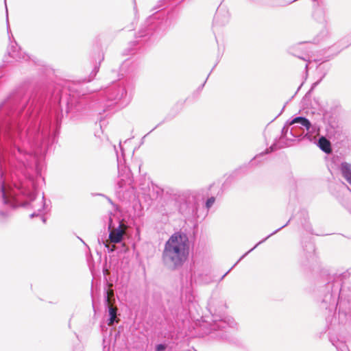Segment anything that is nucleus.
<instances>
[{
  "mask_svg": "<svg viewBox=\"0 0 351 351\" xmlns=\"http://www.w3.org/2000/svg\"><path fill=\"white\" fill-rule=\"evenodd\" d=\"M287 123L290 125L294 124H300V125L304 127L307 130H309L311 127V123L308 119L303 117H297L293 119L291 121L287 122Z\"/></svg>",
  "mask_w": 351,
  "mask_h": 351,
  "instance_id": "a211bd4d",
  "label": "nucleus"
},
{
  "mask_svg": "<svg viewBox=\"0 0 351 351\" xmlns=\"http://www.w3.org/2000/svg\"><path fill=\"white\" fill-rule=\"evenodd\" d=\"M339 169L343 178L351 185V163L341 162Z\"/></svg>",
  "mask_w": 351,
  "mask_h": 351,
  "instance_id": "dca6fc26",
  "label": "nucleus"
},
{
  "mask_svg": "<svg viewBox=\"0 0 351 351\" xmlns=\"http://www.w3.org/2000/svg\"><path fill=\"white\" fill-rule=\"evenodd\" d=\"M319 148L326 154H330L332 152V147L330 141L325 136H322L319 137L317 143Z\"/></svg>",
  "mask_w": 351,
  "mask_h": 351,
  "instance_id": "f3484780",
  "label": "nucleus"
},
{
  "mask_svg": "<svg viewBox=\"0 0 351 351\" xmlns=\"http://www.w3.org/2000/svg\"><path fill=\"white\" fill-rule=\"evenodd\" d=\"M41 202L43 204L42 209H45V197L43 195Z\"/></svg>",
  "mask_w": 351,
  "mask_h": 351,
  "instance_id": "2f4dec72",
  "label": "nucleus"
},
{
  "mask_svg": "<svg viewBox=\"0 0 351 351\" xmlns=\"http://www.w3.org/2000/svg\"><path fill=\"white\" fill-rule=\"evenodd\" d=\"M8 52L11 58L16 60H27L29 58L28 55L21 52V48L18 46L16 42L11 43L8 47Z\"/></svg>",
  "mask_w": 351,
  "mask_h": 351,
  "instance_id": "9d476101",
  "label": "nucleus"
},
{
  "mask_svg": "<svg viewBox=\"0 0 351 351\" xmlns=\"http://www.w3.org/2000/svg\"><path fill=\"white\" fill-rule=\"evenodd\" d=\"M289 125L287 123L282 128L280 136L281 138L293 141L295 138H299L302 136V133H298L296 131L297 128L295 126H293L289 131Z\"/></svg>",
  "mask_w": 351,
  "mask_h": 351,
  "instance_id": "ddd939ff",
  "label": "nucleus"
},
{
  "mask_svg": "<svg viewBox=\"0 0 351 351\" xmlns=\"http://www.w3.org/2000/svg\"><path fill=\"white\" fill-rule=\"evenodd\" d=\"M119 147H120V149H122V147H121V143L119 144Z\"/></svg>",
  "mask_w": 351,
  "mask_h": 351,
  "instance_id": "58836bf2",
  "label": "nucleus"
},
{
  "mask_svg": "<svg viewBox=\"0 0 351 351\" xmlns=\"http://www.w3.org/2000/svg\"><path fill=\"white\" fill-rule=\"evenodd\" d=\"M127 226L120 222L117 228H112V219L109 218L108 230H109V241L112 243H119L122 241L125 234Z\"/></svg>",
  "mask_w": 351,
  "mask_h": 351,
  "instance_id": "0eeeda50",
  "label": "nucleus"
},
{
  "mask_svg": "<svg viewBox=\"0 0 351 351\" xmlns=\"http://www.w3.org/2000/svg\"><path fill=\"white\" fill-rule=\"evenodd\" d=\"M319 83V81H317V82L313 83L312 86H311V88L310 91L312 90Z\"/></svg>",
  "mask_w": 351,
  "mask_h": 351,
  "instance_id": "72a5a7b5",
  "label": "nucleus"
},
{
  "mask_svg": "<svg viewBox=\"0 0 351 351\" xmlns=\"http://www.w3.org/2000/svg\"><path fill=\"white\" fill-rule=\"evenodd\" d=\"M215 198L214 197H211L208 198L206 202V207L207 209H209L215 203Z\"/></svg>",
  "mask_w": 351,
  "mask_h": 351,
  "instance_id": "393cba45",
  "label": "nucleus"
},
{
  "mask_svg": "<svg viewBox=\"0 0 351 351\" xmlns=\"http://www.w3.org/2000/svg\"><path fill=\"white\" fill-rule=\"evenodd\" d=\"M290 220L288 221V222L285 224L284 226H281L280 228H279L278 229L276 230L274 232H273L272 233H271L269 235H268L267 237H265V239H263V240L260 241L258 243H256L254 247H252V249H250L248 252H247L246 253H245L239 259V261L233 265V267L229 270L223 276H222V278H223L228 274V272L240 261H241L245 256H247L250 252H251L252 251H253L258 245L264 243L267 239H269L270 237H271L272 235L275 234L276 233H277L279 230H280L281 229H282L283 228H285V226H287L288 225V223H289Z\"/></svg>",
  "mask_w": 351,
  "mask_h": 351,
  "instance_id": "2eb2a0df",
  "label": "nucleus"
},
{
  "mask_svg": "<svg viewBox=\"0 0 351 351\" xmlns=\"http://www.w3.org/2000/svg\"><path fill=\"white\" fill-rule=\"evenodd\" d=\"M6 16H7V23H8V31H9L10 27L8 24V9L6 8Z\"/></svg>",
  "mask_w": 351,
  "mask_h": 351,
  "instance_id": "f704fd0d",
  "label": "nucleus"
},
{
  "mask_svg": "<svg viewBox=\"0 0 351 351\" xmlns=\"http://www.w3.org/2000/svg\"><path fill=\"white\" fill-rule=\"evenodd\" d=\"M277 145L276 143H274L273 145H271L269 149H267L266 152H265V154H268L269 152H274L275 151L276 149H277ZM265 154L264 152H262L261 154H260L259 155H257L254 157V160H256V159H258L259 157L261 156H263V155Z\"/></svg>",
  "mask_w": 351,
  "mask_h": 351,
  "instance_id": "aec40b11",
  "label": "nucleus"
},
{
  "mask_svg": "<svg viewBox=\"0 0 351 351\" xmlns=\"http://www.w3.org/2000/svg\"><path fill=\"white\" fill-rule=\"evenodd\" d=\"M167 348V346L163 343L156 346V351H164Z\"/></svg>",
  "mask_w": 351,
  "mask_h": 351,
  "instance_id": "bb28decb",
  "label": "nucleus"
},
{
  "mask_svg": "<svg viewBox=\"0 0 351 351\" xmlns=\"http://www.w3.org/2000/svg\"><path fill=\"white\" fill-rule=\"evenodd\" d=\"M103 243L107 248L108 252H112L115 250V246L114 245L110 244L109 239L106 241H103Z\"/></svg>",
  "mask_w": 351,
  "mask_h": 351,
  "instance_id": "412c9836",
  "label": "nucleus"
},
{
  "mask_svg": "<svg viewBox=\"0 0 351 351\" xmlns=\"http://www.w3.org/2000/svg\"><path fill=\"white\" fill-rule=\"evenodd\" d=\"M9 215V213L8 212H3V211H0V216L1 217H7Z\"/></svg>",
  "mask_w": 351,
  "mask_h": 351,
  "instance_id": "7c9ffc66",
  "label": "nucleus"
},
{
  "mask_svg": "<svg viewBox=\"0 0 351 351\" xmlns=\"http://www.w3.org/2000/svg\"><path fill=\"white\" fill-rule=\"evenodd\" d=\"M18 99H19V96H14V97H12V98H10L9 99V101H10V102H11V101L18 102Z\"/></svg>",
  "mask_w": 351,
  "mask_h": 351,
  "instance_id": "c756f323",
  "label": "nucleus"
},
{
  "mask_svg": "<svg viewBox=\"0 0 351 351\" xmlns=\"http://www.w3.org/2000/svg\"><path fill=\"white\" fill-rule=\"evenodd\" d=\"M340 284L337 282L334 283H328L327 288L331 289V292L326 293L320 302V308L328 311L332 313L337 309L339 305L338 318L330 315L326 317V322L331 325L337 324H344L349 315H351V291L346 294L344 289H339Z\"/></svg>",
  "mask_w": 351,
  "mask_h": 351,
  "instance_id": "f03ea898",
  "label": "nucleus"
},
{
  "mask_svg": "<svg viewBox=\"0 0 351 351\" xmlns=\"http://www.w3.org/2000/svg\"><path fill=\"white\" fill-rule=\"evenodd\" d=\"M190 242L186 234L182 232L173 233L166 241L162 254L165 266L172 269L181 267L189 254Z\"/></svg>",
  "mask_w": 351,
  "mask_h": 351,
  "instance_id": "7ed1b4c3",
  "label": "nucleus"
},
{
  "mask_svg": "<svg viewBox=\"0 0 351 351\" xmlns=\"http://www.w3.org/2000/svg\"><path fill=\"white\" fill-rule=\"evenodd\" d=\"M290 53L292 55H293L304 61H309V56L308 54H305L304 56H300L299 53H297L295 48L290 49Z\"/></svg>",
  "mask_w": 351,
  "mask_h": 351,
  "instance_id": "6ab92c4d",
  "label": "nucleus"
},
{
  "mask_svg": "<svg viewBox=\"0 0 351 351\" xmlns=\"http://www.w3.org/2000/svg\"><path fill=\"white\" fill-rule=\"evenodd\" d=\"M313 18L317 23L324 24L327 22L326 10L322 7H316L313 12Z\"/></svg>",
  "mask_w": 351,
  "mask_h": 351,
  "instance_id": "4468645a",
  "label": "nucleus"
},
{
  "mask_svg": "<svg viewBox=\"0 0 351 351\" xmlns=\"http://www.w3.org/2000/svg\"><path fill=\"white\" fill-rule=\"evenodd\" d=\"M230 14L228 11L223 8H218L215 15L213 23L215 25H225L229 22Z\"/></svg>",
  "mask_w": 351,
  "mask_h": 351,
  "instance_id": "f8f14e48",
  "label": "nucleus"
},
{
  "mask_svg": "<svg viewBox=\"0 0 351 351\" xmlns=\"http://www.w3.org/2000/svg\"><path fill=\"white\" fill-rule=\"evenodd\" d=\"M0 193L4 204L12 208L17 206V201L16 199V193L4 180L1 182Z\"/></svg>",
  "mask_w": 351,
  "mask_h": 351,
  "instance_id": "423d86ee",
  "label": "nucleus"
},
{
  "mask_svg": "<svg viewBox=\"0 0 351 351\" xmlns=\"http://www.w3.org/2000/svg\"><path fill=\"white\" fill-rule=\"evenodd\" d=\"M332 344L336 347L338 351H346L347 350V346L343 343L335 344L332 342Z\"/></svg>",
  "mask_w": 351,
  "mask_h": 351,
  "instance_id": "4be33fe9",
  "label": "nucleus"
},
{
  "mask_svg": "<svg viewBox=\"0 0 351 351\" xmlns=\"http://www.w3.org/2000/svg\"><path fill=\"white\" fill-rule=\"evenodd\" d=\"M17 190L23 195L27 197L30 200H33L36 196V186L33 181H29L28 184H22L20 186H16Z\"/></svg>",
  "mask_w": 351,
  "mask_h": 351,
  "instance_id": "1a4fd4ad",
  "label": "nucleus"
},
{
  "mask_svg": "<svg viewBox=\"0 0 351 351\" xmlns=\"http://www.w3.org/2000/svg\"><path fill=\"white\" fill-rule=\"evenodd\" d=\"M42 219H43V222H45V219L43 217H42Z\"/></svg>",
  "mask_w": 351,
  "mask_h": 351,
  "instance_id": "e433bc0d",
  "label": "nucleus"
},
{
  "mask_svg": "<svg viewBox=\"0 0 351 351\" xmlns=\"http://www.w3.org/2000/svg\"><path fill=\"white\" fill-rule=\"evenodd\" d=\"M98 69H98L97 67H95V69H94L93 71L92 72L93 77L94 76H95L96 73H97V71H98Z\"/></svg>",
  "mask_w": 351,
  "mask_h": 351,
  "instance_id": "473e14b6",
  "label": "nucleus"
},
{
  "mask_svg": "<svg viewBox=\"0 0 351 351\" xmlns=\"http://www.w3.org/2000/svg\"><path fill=\"white\" fill-rule=\"evenodd\" d=\"M132 182L131 173L128 169L119 170V177L117 183L119 189L121 191L126 189L127 186L131 185Z\"/></svg>",
  "mask_w": 351,
  "mask_h": 351,
  "instance_id": "6e6552de",
  "label": "nucleus"
},
{
  "mask_svg": "<svg viewBox=\"0 0 351 351\" xmlns=\"http://www.w3.org/2000/svg\"><path fill=\"white\" fill-rule=\"evenodd\" d=\"M40 214H41V208H38V213H32V214L30 215V217H34V216H38V215H40Z\"/></svg>",
  "mask_w": 351,
  "mask_h": 351,
  "instance_id": "c85d7f7f",
  "label": "nucleus"
},
{
  "mask_svg": "<svg viewBox=\"0 0 351 351\" xmlns=\"http://www.w3.org/2000/svg\"><path fill=\"white\" fill-rule=\"evenodd\" d=\"M104 93L108 100L114 101L115 104L122 101V104H127L129 101L127 99L125 86L121 82L113 84L108 87Z\"/></svg>",
  "mask_w": 351,
  "mask_h": 351,
  "instance_id": "39448f33",
  "label": "nucleus"
},
{
  "mask_svg": "<svg viewBox=\"0 0 351 351\" xmlns=\"http://www.w3.org/2000/svg\"><path fill=\"white\" fill-rule=\"evenodd\" d=\"M305 67H306V69H307V67H308V64H306Z\"/></svg>",
  "mask_w": 351,
  "mask_h": 351,
  "instance_id": "ea45409f",
  "label": "nucleus"
},
{
  "mask_svg": "<svg viewBox=\"0 0 351 351\" xmlns=\"http://www.w3.org/2000/svg\"><path fill=\"white\" fill-rule=\"evenodd\" d=\"M208 309L212 315L210 333L219 330L216 337L221 339H227V333L230 332L228 330L235 328L237 324L232 317L225 315L226 303L221 298H211L208 304Z\"/></svg>",
  "mask_w": 351,
  "mask_h": 351,
  "instance_id": "20e7f679",
  "label": "nucleus"
},
{
  "mask_svg": "<svg viewBox=\"0 0 351 351\" xmlns=\"http://www.w3.org/2000/svg\"><path fill=\"white\" fill-rule=\"evenodd\" d=\"M26 99H21L19 104H17V108L21 109L24 107V104L26 103Z\"/></svg>",
  "mask_w": 351,
  "mask_h": 351,
  "instance_id": "cd10ccee",
  "label": "nucleus"
},
{
  "mask_svg": "<svg viewBox=\"0 0 351 351\" xmlns=\"http://www.w3.org/2000/svg\"><path fill=\"white\" fill-rule=\"evenodd\" d=\"M305 137H306L308 139L311 140V135L308 134H306Z\"/></svg>",
  "mask_w": 351,
  "mask_h": 351,
  "instance_id": "c9c22d12",
  "label": "nucleus"
},
{
  "mask_svg": "<svg viewBox=\"0 0 351 351\" xmlns=\"http://www.w3.org/2000/svg\"><path fill=\"white\" fill-rule=\"evenodd\" d=\"M82 99H80V103H82Z\"/></svg>",
  "mask_w": 351,
  "mask_h": 351,
  "instance_id": "a19ab883",
  "label": "nucleus"
},
{
  "mask_svg": "<svg viewBox=\"0 0 351 351\" xmlns=\"http://www.w3.org/2000/svg\"><path fill=\"white\" fill-rule=\"evenodd\" d=\"M152 27H149V28H147L146 29H141L138 32V37H144L147 35H148L150 32L152 31Z\"/></svg>",
  "mask_w": 351,
  "mask_h": 351,
  "instance_id": "5701e85b",
  "label": "nucleus"
},
{
  "mask_svg": "<svg viewBox=\"0 0 351 351\" xmlns=\"http://www.w3.org/2000/svg\"><path fill=\"white\" fill-rule=\"evenodd\" d=\"M51 122L47 118L42 121L30 119L23 133L18 124H10L5 129V135L14 144L12 151L16 160L25 167L37 165L39 158L48 145Z\"/></svg>",
  "mask_w": 351,
  "mask_h": 351,
  "instance_id": "f257e3e1",
  "label": "nucleus"
},
{
  "mask_svg": "<svg viewBox=\"0 0 351 351\" xmlns=\"http://www.w3.org/2000/svg\"><path fill=\"white\" fill-rule=\"evenodd\" d=\"M105 302L108 308L109 318L107 320L108 326H113L115 322H118L119 319L117 318V308L112 306H110V292L105 291Z\"/></svg>",
  "mask_w": 351,
  "mask_h": 351,
  "instance_id": "9b49d317",
  "label": "nucleus"
},
{
  "mask_svg": "<svg viewBox=\"0 0 351 351\" xmlns=\"http://www.w3.org/2000/svg\"><path fill=\"white\" fill-rule=\"evenodd\" d=\"M73 108L76 109V110H79V108H77V105L75 104L74 98H71L70 101L68 102V109L69 110H72Z\"/></svg>",
  "mask_w": 351,
  "mask_h": 351,
  "instance_id": "b1692460",
  "label": "nucleus"
},
{
  "mask_svg": "<svg viewBox=\"0 0 351 351\" xmlns=\"http://www.w3.org/2000/svg\"><path fill=\"white\" fill-rule=\"evenodd\" d=\"M119 147H120V149H122V147H121V143L119 144Z\"/></svg>",
  "mask_w": 351,
  "mask_h": 351,
  "instance_id": "4c0bfd02",
  "label": "nucleus"
},
{
  "mask_svg": "<svg viewBox=\"0 0 351 351\" xmlns=\"http://www.w3.org/2000/svg\"><path fill=\"white\" fill-rule=\"evenodd\" d=\"M179 210H180V212L182 214H186V213H189V209H188L187 205L186 203L183 206H180Z\"/></svg>",
  "mask_w": 351,
  "mask_h": 351,
  "instance_id": "a878e982",
  "label": "nucleus"
}]
</instances>
